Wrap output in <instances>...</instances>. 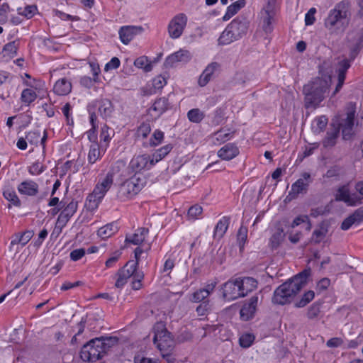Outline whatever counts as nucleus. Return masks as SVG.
Instances as JSON below:
<instances>
[{"instance_id": "1", "label": "nucleus", "mask_w": 363, "mask_h": 363, "mask_svg": "<svg viewBox=\"0 0 363 363\" xmlns=\"http://www.w3.org/2000/svg\"><path fill=\"white\" fill-rule=\"evenodd\" d=\"M357 124L356 104L348 102L343 108L338 111L332 118L330 126L336 128L341 133L343 140H351L350 146H353L355 157L360 158L363 155L362 149L363 140L361 139L357 140L353 139L355 135V125Z\"/></svg>"}, {"instance_id": "2", "label": "nucleus", "mask_w": 363, "mask_h": 363, "mask_svg": "<svg viewBox=\"0 0 363 363\" xmlns=\"http://www.w3.org/2000/svg\"><path fill=\"white\" fill-rule=\"evenodd\" d=\"M311 272L310 268L306 269L277 287L274 292L272 302L279 305L291 303L295 296L306 284Z\"/></svg>"}, {"instance_id": "3", "label": "nucleus", "mask_w": 363, "mask_h": 363, "mask_svg": "<svg viewBox=\"0 0 363 363\" xmlns=\"http://www.w3.org/2000/svg\"><path fill=\"white\" fill-rule=\"evenodd\" d=\"M331 82L330 76L315 77L303 88L304 103L306 108H315L325 98Z\"/></svg>"}, {"instance_id": "4", "label": "nucleus", "mask_w": 363, "mask_h": 363, "mask_svg": "<svg viewBox=\"0 0 363 363\" xmlns=\"http://www.w3.org/2000/svg\"><path fill=\"white\" fill-rule=\"evenodd\" d=\"M350 16V4L347 1H342L329 11L325 19V27L330 33H339L345 30Z\"/></svg>"}, {"instance_id": "5", "label": "nucleus", "mask_w": 363, "mask_h": 363, "mask_svg": "<svg viewBox=\"0 0 363 363\" xmlns=\"http://www.w3.org/2000/svg\"><path fill=\"white\" fill-rule=\"evenodd\" d=\"M250 22L245 15L235 18L220 34L218 41L219 45H229L245 36L249 29Z\"/></svg>"}, {"instance_id": "6", "label": "nucleus", "mask_w": 363, "mask_h": 363, "mask_svg": "<svg viewBox=\"0 0 363 363\" xmlns=\"http://www.w3.org/2000/svg\"><path fill=\"white\" fill-rule=\"evenodd\" d=\"M153 333L154 345L161 352L162 357H167V360L170 362L169 357L174 345L171 333L162 322H158L154 325Z\"/></svg>"}, {"instance_id": "7", "label": "nucleus", "mask_w": 363, "mask_h": 363, "mask_svg": "<svg viewBox=\"0 0 363 363\" xmlns=\"http://www.w3.org/2000/svg\"><path fill=\"white\" fill-rule=\"evenodd\" d=\"M147 179L143 174H134L123 182L119 186L117 193L118 199L125 201L133 199L145 186Z\"/></svg>"}, {"instance_id": "8", "label": "nucleus", "mask_w": 363, "mask_h": 363, "mask_svg": "<svg viewBox=\"0 0 363 363\" xmlns=\"http://www.w3.org/2000/svg\"><path fill=\"white\" fill-rule=\"evenodd\" d=\"M354 192H351L348 186H340L335 195V201L344 202L347 206H356L363 203V181L354 185Z\"/></svg>"}, {"instance_id": "9", "label": "nucleus", "mask_w": 363, "mask_h": 363, "mask_svg": "<svg viewBox=\"0 0 363 363\" xmlns=\"http://www.w3.org/2000/svg\"><path fill=\"white\" fill-rule=\"evenodd\" d=\"M101 343L96 338L84 345L80 351V357L84 362H94L104 355L100 347Z\"/></svg>"}, {"instance_id": "10", "label": "nucleus", "mask_w": 363, "mask_h": 363, "mask_svg": "<svg viewBox=\"0 0 363 363\" xmlns=\"http://www.w3.org/2000/svg\"><path fill=\"white\" fill-rule=\"evenodd\" d=\"M312 182L313 179L310 173H302L301 174V177L291 184V189L289 191L286 199L291 201L296 199L299 194H306Z\"/></svg>"}, {"instance_id": "11", "label": "nucleus", "mask_w": 363, "mask_h": 363, "mask_svg": "<svg viewBox=\"0 0 363 363\" xmlns=\"http://www.w3.org/2000/svg\"><path fill=\"white\" fill-rule=\"evenodd\" d=\"M77 201L72 200L67 204L66 206H65L62 208L56 221L54 233L57 232V234L61 233L62 229L66 226L70 218L77 212Z\"/></svg>"}, {"instance_id": "12", "label": "nucleus", "mask_w": 363, "mask_h": 363, "mask_svg": "<svg viewBox=\"0 0 363 363\" xmlns=\"http://www.w3.org/2000/svg\"><path fill=\"white\" fill-rule=\"evenodd\" d=\"M154 167L153 160L150 155L143 154L135 155L128 164V169L135 174H140L143 172L150 170Z\"/></svg>"}, {"instance_id": "13", "label": "nucleus", "mask_w": 363, "mask_h": 363, "mask_svg": "<svg viewBox=\"0 0 363 363\" xmlns=\"http://www.w3.org/2000/svg\"><path fill=\"white\" fill-rule=\"evenodd\" d=\"M186 23L187 16L186 14L183 13L177 14L168 25L169 36L173 39L179 38L182 35Z\"/></svg>"}, {"instance_id": "14", "label": "nucleus", "mask_w": 363, "mask_h": 363, "mask_svg": "<svg viewBox=\"0 0 363 363\" xmlns=\"http://www.w3.org/2000/svg\"><path fill=\"white\" fill-rule=\"evenodd\" d=\"M137 268V262H133V261L128 262L116 274L115 286L118 289H123L126 284L128 279L133 275Z\"/></svg>"}, {"instance_id": "15", "label": "nucleus", "mask_w": 363, "mask_h": 363, "mask_svg": "<svg viewBox=\"0 0 363 363\" xmlns=\"http://www.w3.org/2000/svg\"><path fill=\"white\" fill-rule=\"evenodd\" d=\"M92 106L97 108L100 116L105 120L111 118L114 112V106L112 101L106 98H100L92 102Z\"/></svg>"}, {"instance_id": "16", "label": "nucleus", "mask_w": 363, "mask_h": 363, "mask_svg": "<svg viewBox=\"0 0 363 363\" xmlns=\"http://www.w3.org/2000/svg\"><path fill=\"white\" fill-rule=\"evenodd\" d=\"M222 290L223 296L225 301H230L242 297L237 279L229 280L223 284Z\"/></svg>"}, {"instance_id": "17", "label": "nucleus", "mask_w": 363, "mask_h": 363, "mask_svg": "<svg viewBox=\"0 0 363 363\" xmlns=\"http://www.w3.org/2000/svg\"><path fill=\"white\" fill-rule=\"evenodd\" d=\"M143 30L141 26H124L121 27L118 35L121 41L124 45H128L138 34Z\"/></svg>"}, {"instance_id": "18", "label": "nucleus", "mask_w": 363, "mask_h": 363, "mask_svg": "<svg viewBox=\"0 0 363 363\" xmlns=\"http://www.w3.org/2000/svg\"><path fill=\"white\" fill-rule=\"evenodd\" d=\"M351 67V61L348 59H344L340 61L337 65L336 72L337 74V84L333 96L335 95L342 89L348 69Z\"/></svg>"}, {"instance_id": "19", "label": "nucleus", "mask_w": 363, "mask_h": 363, "mask_svg": "<svg viewBox=\"0 0 363 363\" xmlns=\"http://www.w3.org/2000/svg\"><path fill=\"white\" fill-rule=\"evenodd\" d=\"M17 190L21 195L34 197L39 192V185L33 179H27L18 184Z\"/></svg>"}, {"instance_id": "20", "label": "nucleus", "mask_w": 363, "mask_h": 363, "mask_svg": "<svg viewBox=\"0 0 363 363\" xmlns=\"http://www.w3.org/2000/svg\"><path fill=\"white\" fill-rule=\"evenodd\" d=\"M258 299V296L254 295L243 304L240 311V318L242 320L247 321L254 316L257 306Z\"/></svg>"}, {"instance_id": "21", "label": "nucleus", "mask_w": 363, "mask_h": 363, "mask_svg": "<svg viewBox=\"0 0 363 363\" xmlns=\"http://www.w3.org/2000/svg\"><path fill=\"white\" fill-rule=\"evenodd\" d=\"M113 184V173L108 172L104 178L99 179L98 183L94 188L93 192L99 195V197L104 198L106 194L111 189Z\"/></svg>"}, {"instance_id": "22", "label": "nucleus", "mask_w": 363, "mask_h": 363, "mask_svg": "<svg viewBox=\"0 0 363 363\" xmlns=\"http://www.w3.org/2000/svg\"><path fill=\"white\" fill-rule=\"evenodd\" d=\"M168 99L160 98L148 108L147 114L152 120H156L168 109Z\"/></svg>"}, {"instance_id": "23", "label": "nucleus", "mask_w": 363, "mask_h": 363, "mask_svg": "<svg viewBox=\"0 0 363 363\" xmlns=\"http://www.w3.org/2000/svg\"><path fill=\"white\" fill-rule=\"evenodd\" d=\"M26 139L30 145L38 146L39 143L42 145L43 153H45V143L48 139V133L46 130L43 131V135L41 136L39 130H33L28 131L26 133Z\"/></svg>"}, {"instance_id": "24", "label": "nucleus", "mask_w": 363, "mask_h": 363, "mask_svg": "<svg viewBox=\"0 0 363 363\" xmlns=\"http://www.w3.org/2000/svg\"><path fill=\"white\" fill-rule=\"evenodd\" d=\"M106 149L107 145L103 143L99 144V143H94V144H91L87 156L88 163L89 164H94L98 160H100L104 156Z\"/></svg>"}, {"instance_id": "25", "label": "nucleus", "mask_w": 363, "mask_h": 363, "mask_svg": "<svg viewBox=\"0 0 363 363\" xmlns=\"http://www.w3.org/2000/svg\"><path fill=\"white\" fill-rule=\"evenodd\" d=\"M190 53L187 50H180L169 55L164 62L167 67H174L178 62H187L190 60Z\"/></svg>"}, {"instance_id": "26", "label": "nucleus", "mask_w": 363, "mask_h": 363, "mask_svg": "<svg viewBox=\"0 0 363 363\" xmlns=\"http://www.w3.org/2000/svg\"><path fill=\"white\" fill-rule=\"evenodd\" d=\"M363 221V207L356 209L353 213L347 216L341 223L342 230H349L353 225H359Z\"/></svg>"}, {"instance_id": "27", "label": "nucleus", "mask_w": 363, "mask_h": 363, "mask_svg": "<svg viewBox=\"0 0 363 363\" xmlns=\"http://www.w3.org/2000/svg\"><path fill=\"white\" fill-rule=\"evenodd\" d=\"M240 153L239 148L235 143H227L218 151V156L223 160L229 161Z\"/></svg>"}, {"instance_id": "28", "label": "nucleus", "mask_w": 363, "mask_h": 363, "mask_svg": "<svg viewBox=\"0 0 363 363\" xmlns=\"http://www.w3.org/2000/svg\"><path fill=\"white\" fill-rule=\"evenodd\" d=\"M235 130L230 128H220L211 135L212 142L215 145H220L231 140L234 137Z\"/></svg>"}, {"instance_id": "29", "label": "nucleus", "mask_w": 363, "mask_h": 363, "mask_svg": "<svg viewBox=\"0 0 363 363\" xmlns=\"http://www.w3.org/2000/svg\"><path fill=\"white\" fill-rule=\"evenodd\" d=\"M340 134L341 135V133L336 128L330 126L322 140L323 147L325 149L334 147L337 143Z\"/></svg>"}, {"instance_id": "30", "label": "nucleus", "mask_w": 363, "mask_h": 363, "mask_svg": "<svg viewBox=\"0 0 363 363\" xmlns=\"http://www.w3.org/2000/svg\"><path fill=\"white\" fill-rule=\"evenodd\" d=\"M240 289L241 296L244 297L255 289L257 286V281L252 277H243L237 279Z\"/></svg>"}, {"instance_id": "31", "label": "nucleus", "mask_w": 363, "mask_h": 363, "mask_svg": "<svg viewBox=\"0 0 363 363\" xmlns=\"http://www.w3.org/2000/svg\"><path fill=\"white\" fill-rule=\"evenodd\" d=\"M220 65L218 62H211L205 68L199 79L200 86H206L211 79L214 72L218 70Z\"/></svg>"}, {"instance_id": "32", "label": "nucleus", "mask_w": 363, "mask_h": 363, "mask_svg": "<svg viewBox=\"0 0 363 363\" xmlns=\"http://www.w3.org/2000/svg\"><path fill=\"white\" fill-rule=\"evenodd\" d=\"M72 86L69 80L66 78L58 79L54 84L53 91L58 96H66L72 91Z\"/></svg>"}, {"instance_id": "33", "label": "nucleus", "mask_w": 363, "mask_h": 363, "mask_svg": "<svg viewBox=\"0 0 363 363\" xmlns=\"http://www.w3.org/2000/svg\"><path fill=\"white\" fill-rule=\"evenodd\" d=\"M230 221V218L228 216H223L218 221L214 228L213 235L215 240H219L224 236L228 229Z\"/></svg>"}, {"instance_id": "34", "label": "nucleus", "mask_w": 363, "mask_h": 363, "mask_svg": "<svg viewBox=\"0 0 363 363\" xmlns=\"http://www.w3.org/2000/svg\"><path fill=\"white\" fill-rule=\"evenodd\" d=\"M89 112V123L91 125V128L87 130L85 134L87 135L88 140L91 143V144H94V143H98L97 141V116L95 112H91L90 110Z\"/></svg>"}, {"instance_id": "35", "label": "nucleus", "mask_w": 363, "mask_h": 363, "mask_svg": "<svg viewBox=\"0 0 363 363\" xmlns=\"http://www.w3.org/2000/svg\"><path fill=\"white\" fill-rule=\"evenodd\" d=\"M148 233L149 230L146 228H138L132 235L126 237L125 242L139 245L143 242Z\"/></svg>"}, {"instance_id": "36", "label": "nucleus", "mask_w": 363, "mask_h": 363, "mask_svg": "<svg viewBox=\"0 0 363 363\" xmlns=\"http://www.w3.org/2000/svg\"><path fill=\"white\" fill-rule=\"evenodd\" d=\"M246 4L245 0H238L227 7L225 13L223 16L224 21H228L234 15H235Z\"/></svg>"}, {"instance_id": "37", "label": "nucleus", "mask_w": 363, "mask_h": 363, "mask_svg": "<svg viewBox=\"0 0 363 363\" xmlns=\"http://www.w3.org/2000/svg\"><path fill=\"white\" fill-rule=\"evenodd\" d=\"M329 229V223L328 221L321 222L318 228L315 229L312 234V239L315 243H319L326 236Z\"/></svg>"}, {"instance_id": "38", "label": "nucleus", "mask_w": 363, "mask_h": 363, "mask_svg": "<svg viewBox=\"0 0 363 363\" xmlns=\"http://www.w3.org/2000/svg\"><path fill=\"white\" fill-rule=\"evenodd\" d=\"M118 230V226L115 223H110L100 228L97 231V235L104 240L116 233Z\"/></svg>"}, {"instance_id": "39", "label": "nucleus", "mask_w": 363, "mask_h": 363, "mask_svg": "<svg viewBox=\"0 0 363 363\" xmlns=\"http://www.w3.org/2000/svg\"><path fill=\"white\" fill-rule=\"evenodd\" d=\"M173 146L171 144H167L158 150H157L152 155H150L151 160H153L154 166L163 158L167 156L169 152L172 150Z\"/></svg>"}, {"instance_id": "40", "label": "nucleus", "mask_w": 363, "mask_h": 363, "mask_svg": "<svg viewBox=\"0 0 363 363\" xmlns=\"http://www.w3.org/2000/svg\"><path fill=\"white\" fill-rule=\"evenodd\" d=\"M99 196V195L95 194L93 191L88 195L86 199L85 206L89 211H93L99 207V205L103 200L102 197Z\"/></svg>"}, {"instance_id": "41", "label": "nucleus", "mask_w": 363, "mask_h": 363, "mask_svg": "<svg viewBox=\"0 0 363 363\" xmlns=\"http://www.w3.org/2000/svg\"><path fill=\"white\" fill-rule=\"evenodd\" d=\"M33 88V86L26 88L21 92V100L26 106H29L37 99V94Z\"/></svg>"}, {"instance_id": "42", "label": "nucleus", "mask_w": 363, "mask_h": 363, "mask_svg": "<svg viewBox=\"0 0 363 363\" xmlns=\"http://www.w3.org/2000/svg\"><path fill=\"white\" fill-rule=\"evenodd\" d=\"M3 196L6 200L16 207L21 206V202L16 191L11 188H6L3 191Z\"/></svg>"}, {"instance_id": "43", "label": "nucleus", "mask_w": 363, "mask_h": 363, "mask_svg": "<svg viewBox=\"0 0 363 363\" xmlns=\"http://www.w3.org/2000/svg\"><path fill=\"white\" fill-rule=\"evenodd\" d=\"M96 339L101 343L100 347L104 350V354H106L111 347L117 345L118 342V338L116 337H101Z\"/></svg>"}, {"instance_id": "44", "label": "nucleus", "mask_w": 363, "mask_h": 363, "mask_svg": "<svg viewBox=\"0 0 363 363\" xmlns=\"http://www.w3.org/2000/svg\"><path fill=\"white\" fill-rule=\"evenodd\" d=\"M328 119L325 116H320L315 118L312 123V129L314 133H320L323 132L328 124Z\"/></svg>"}, {"instance_id": "45", "label": "nucleus", "mask_w": 363, "mask_h": 363, "mask_svg": "<svg viewBox=\"0 0 363 363\" xmlns=\"http://www.w3.org/2000/svg\"><path fill=\"white\" fill-rule=\"evenodd\" d=\"M274 17L275 16H274L260 14L262 28L267 35L271 33L273 31L274 27L272 23L274 21Z\"/></svg>"}, {"instance_id": "46", "label": "nucleus", "mask_w": 363, "mask_h": 363, "mask_svg": "<svg viewBox=\"0 0 363 363\" xmlns=\"http://www.w3.org/2000/svg\"><path fill=\"white\" fill-rule=\"evenodd\" d=\"M17 11L19 15L26 17L27 19H30L37 13L38 7L34 4L27 5L23 8H18Z\"/></svg>"}, {"instance_id": "47", "label": "nucleus", "mask_w": 363, "mask_h": 363, "mask_svg": "<svg viewBox=\"0 0 363 363\" xmlns=\"http://www.w3.org/2000/svg\"><path fill=\"white\" fill-rule=\"evenodd\" d=\"M284 238V231L282 229H278L277 232L272 234L269 239V247L272 249H277L281 242L283 241Z\"/></svg>"}, {"instance_id": "48", "label": "nucleus", "mask_w": 363, "mask_h": 363, "mask_svg": "<svg viewBox=\"0 0 363 363\" xmlns=\"http://www.w3.org/2000/svg\"><path fill=\"white\" fill-rule=\"evenodd\" d=\"M134 65L139 69H143L146 72L152 69V65L146 56L138 57L134 61Z\"/></svg>"}, {"instance_id": "49", "label": "nucleus", "mask_w": 363, "mask_h": 363, "mask_svg": "<svg viewBox=\"0 0 363 363\" xmlns=\"http://www.w3.org/2000/svg\"><path fill=\"white\" fill-rule=\"evenodd\" d=\"M277 11V0H267V4L260 11V14L275 16Z\"/></svg>"}, {"instance_id": "50", "label": "nucleus", "mask_w": 363, "mask_h": 363, "mask_svg": "<svg viewBox=\"0 0 363 363\" xmlns=\"http://www.w3.org/2000/svg\"><path fill=\"white\" fill-rule=\"evenodd\" d=\"M315 297L313 291L309 290L303 294L299 301L294 304L296 308H303L309 303Z\"/></svg>"}, {"instance_id": "51", "label": "nucleus", "mask_w": 363, "mask_h": 363, "mask_svg": "<svg viewBox=\"0 0 363 363\" xmlns=\"http://www.w3.org/2000/svg\"><path fill=\"white\" fill-rule=\"evenodd\" d=\"M188 119L195 123H199L204 118V113L199 108H193L187 113Z\"/></svg>"}, {"instance_id": "52", "label": "nucleus", "mask_w": 363, "mask_h": 363, "mask_svg": "<svg viewBox=\"0 0 363 363\" xmlns=\"http://www.w3.org/2000/svg\"><path fill=\"white\" fill-rule=\"evenodd\" d=\"M151 131V125L149 122H143L137 128L136 135L138 138H146Z\"/></svg>"}, {"instance_id": "53", "label": "nucleus", "mask_w": 363, "mask_h": 363, "mask_svg": "<svg viewBox=\"0 0 363 363\" xmlns=\"http://www.w3.org/2000/svg\"><path fill=\"white\" fill-rule=\"evenodd\" d=\"M255 337L251 333L242 334L239 338V343L240 347L243 348L250 347L254 342Z\"/></svg>"}, {"instance_id": "54", "label": "nucleus", "mask_w": 363, "mask_h": 363, "mask_svg": "<svg viewBox=\"0 0 363 363\" xmlns=\"http://www.w3.org/2000/svg\"><path fill=\"white\" fill-rule=\"evenodd\" d=\"M203 212V208L201 206L196 204L191 206L187 213V216L189 219L191 220H196L201 218Z\"/></svg>"}, {"instance_id": "55", "label": "nucleus", "mask_w": 363, "mask_h": 363, "mask_svg": "<svg viewBox=\"0 0 363 363\" xmlns=\"http://www.w3.org/2000/svg\"><path fill=\"white\" fill-rule=\"evenodd\" d=\"M45 166H44L39 161H36L28 167V171L30 175L38 176L42 174L45 170Z\"/></svg>"}, {"instance_id": "56", "label": "nucleus", "mask_w": 363, "mask_h": 363, "mask_svg": "<svg viewBox=\"0 0 363 363\" xmlns=\"http://www.w3.org/2000/svg\"><path fill=\"white\" fill-rule=\"evenodd\" d=\"M247 238V230L245 228L241 227L237 234V242L240 248V251H242L245 244Z\"/></svg>"}, {"instance_id": "57", "label": "nucleus", "mask_w": 363, "mask_h": 363, "mask_svg": "<svg viewBox=\"0 0 363 363\" xmlns=\"http://www.w3.org/2000/svg\"><path fill=\"white\" fill-rule=\"evenodd\" d=\"M110 128L106 125L104 124L101 128V133H100V144L106 145L107 147H108L109 142L111 140V136L109 133Z\"/></svg>"}, {"instance_id": "58", "label": "nucleus", "mask_w": 363, "mask_h": 363, "mask_svg": "<svg viewBox=\"0 0 363 363\" xmlns=\"http://www.w3.org/2000/svg\"><path fill=\"white\" fill-rule=\"evenodd\" d=\"M164 137V133L160 130H155L150 140V146H157L162 143Z\"/></svg>"}, {"instance_id": "59", "label": "nucleus", "mask_w": 363, "mask_h": 363, "mask_svg": "<svg viewBox=\"0 0 363 363\" xmlns=\"http://www.w3.org/2000/svg\"><path fill=\"white\" fill-rule=\"evenodd\" d=\"M320 303L316 301L314 302L308 309L307 317L309 319H313L316 318L320 311Z\"/></svg>"}, {"instance_id": "60", "label": "nucleus", "mask_w": 363, "mask_h": 363, "mask_svg": "<svg viewBox=\"0 0 363 363\" xmlns=\"http://www.w3.org/2000/svg\"><path fill=\"white\" fill-rule=\"evenodd\" d=\"M18 43L16 41L8 43L4 46L3 51L8 55L13 57L17 53Z\"/></svg>"}, {"instance_id": "61", "label": "nucleus", "mask_w": 363, "mask_h": 363, "mask_svg": "<svg viewBox=\"0 0 363 363\" xmlns=\"http://www.w3.org/2000/svg\"><path fill=\"white\" fill-rule=\"evenodd\" d=\"M166 84L167 79L162 75L157 76L152 79V87L155 91L162 89Z\"/></svg>"}, {"instance_id": "62", "label": "nucleus", "mask_w": 363, "mask_h": 363, "mask_svg": "<svg viewBox=\"0 0 363 363\" xmlns=\"http://www.w3.org/2000/svg\"><path fill=\"white\" fill-rule=\"evenodd\" d=\"M10 11L9 5L7 3L0 4V23L4 24L8 20V13Z\"/></svg>"}, {"instance_id": "63", "label": "nucleus", "mask_w": 363, "mask_h": 363, "mask_svg": "<svg viewBox=\"0 0 363 363\" xmlns=\"http://www.w3.org/2000/svg\"><path fill=\"white\" fill-rule=\"evenodd\" d=\"M193 337V335L190 331L187 329L181 330L179 334L177 337V342L179 343H183L185 342L190 341Z\"/></svg>"}, {"instance_id": "64", "label": "nucleus", "mask_w": 363, "mask_h": 363, "mask_svg": "<svg viewBox=\"0 0 363 363\" xmlns=\"http://www.w3.org/2000/svg\"><path fill=\"white\" fill-rule=\"evenodd\" d=\"M19 233V238L21 240V245L22 247L25 246L34 235V232L32 230H28L23 233Z\"/></svg>"}]
</instances>
